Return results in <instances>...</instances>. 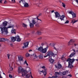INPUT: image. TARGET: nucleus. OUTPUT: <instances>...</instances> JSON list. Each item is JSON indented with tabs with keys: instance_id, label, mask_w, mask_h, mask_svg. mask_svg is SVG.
<instances>
[{
	"instance_id": "10",
	"label": "nucleus",
	"mask_w": 78,
	"mask_h": 78,
	"mask_svg": "<svg viewBox=\"0 0 78 78\" xmlns=\"http://www.w3.org/2000/svg\"><path fill=\"white\" fill-rule=\"evenodd\" d=\"M69 14H70L72 15L73 18H75L76 17V15L72 11H69L68 12Z\"/></svg>"
},
{
	"instance_id": "25",
	"label": "nucleus",
	"mask_w": 78,
	"mask_h": 78,
	"mask_svg": "<svg viewBox=\"0 0 78 78\" xmlns=\"http://www.w3.org/2000/svg\"><path fill=\"white\" fill-rule=\"evenodd\" d=\"M75 53H72L69 56V58H71V57H72V56H73V55H75Z\"/></svg>"
},
{
	"instance_id": "3",
	"label": "nucleus",
	"mask_w": 78,
	"mask_h": 78,
	"mask_svg": "<svg viewBox=\"0 0 78 78\" xmlns=\"http://www.w3.org/2000/svg\"><path fill=\"white\" fill-rule=\"evenodd\" d=\"M57 52L56 50H55V52L54 53L51 51L49 52L48 53V54L44 56V58H46V57H47L48 56L50 57H51L52 56H54V57L55 56L57 55Z\"/></svg>"
},
{
	"instance_id": "57",
	"label": "nucleus",
	"mask_w": 78,
	"mask_h": 78,
	"mask_svg": "<svg viewBox=\"0 0 78 78\" xmlns=\"http://www.w3.org/2000/svg\"><path fill=\"white\" fill-rule=\"evenodd\" d=\"M64 57H62V59H64Z\"/></svg>"
},
{
	"instance_id": "59",
	"label": "nucleus",
	"mask_w": 78,
	"mask_h": 78,
	"mask_svg": "<svg viewBox=\"0 0 78 78\" xmlns=\"http://www.w3.org/2000/svg\"><path fill=\"white\" fill-rule=\"evenodd\" d=\"M48 78H52V77H48Z\"/></svg>"
},
{
	"instance_id": "44",
	"label": "nucleus",
	"mask_w": 78,
	"mask_h": 78,
	"mask_svg": "<svg viewBox=\"0 0 78 78\" xmlns=\"http://www.w3.org/2000/svg\"><path fill=\"white\" fill-rule=\"evenodd\" d=\"M7 3V1H5V2H4V4H6V3Z\"/></svg>"
},
{
	"instance_id": "2",
	"label": "nucleus",
	"mask_w": 78,
	"mask_h": 78,
	"mask_svg": "<svg viewBox=\"0 0 78 78\" xmlns=\"http://www.w3.org/2000/svg\"><path fill=\"white\" fill-rule=\"evenodd\" d=\"M18 73H21L22 74V76H25L27 75V71H25V69L23 68L21 66H20L19 67L18 69Z\"/></svg>"
},
{
	"instance_id": "18",
	"label": "nucleus",
	"mask_w": 78,
	"mask_h": 78,
	"mask_svg": "<svg viewBox=\"0 0 78 78\" xmlns=\"http://www.w3.org/2000/svg\"><path fill=\"white\" fill-rule=\"evenodd\" d=\"M11 42H14V41H16V37H11Z\"/></svg>"
},
{
	"instance_id": "56",
	"label": "nucleus",
	"mask_w": 78,
	"mask_h": 78,
	"mask_svg": "<svg viewBox=\"0 0 78 78\" xmlns=\"http://www.w3.org/2000/svg\"><path fill=\"white\" fill-rule=\"evenodd\" d=\"M53 12H54V10H52V11H51V13H53Z\"/></svg>"
},
{
	"instance_id": "35",
	"label": "nucleus",
	"mask_w": 78,
	"mask_h": 78,
	"mask_svg": "<svg viewBox=\"0 0 78 78\" xmlns=\"http://www.w3.org/2000/svg\"><path fill=\"white\" fill-rule=\"evenodd\" d=\"M69 20H67L64 23H65V24H66V23H69Z\"/></svg>"
},
{
	"instance_id": "8",
	"label": "nucleus",
	"mask_w": 78,
	"mask_h": 78,
	"mask_svg": "<svg viewBox=\"0 0 78 78\" xmlns=\"http://www.w3.org/2000/svg\"><path fill=\"white\" fill-rule=\"evenodd\" d=\"M38 72L40 74H41V73H43L44 76H45L46 74H47V69H45L44 70H43L42 71H38Z\"/></svg>"
},
{
	"instance_id": "42",
	"label": "nucleus",
	"mask_w": 78,
	"mask_h": 78,
	"mask_svg": "<svg viewBox=\"0 0 78 78\" xmlns=\"http://www.w3.org/2000/svg\"><path fill=\"white\" fill-rule=\"evenodd\" d=\"M68 76H69V77H72V75L69 74L68 75Z\"/></svg>"
},
{
	"instance_id": "61",
	"label": "nucleus",
	"mask_w": 78,
	"mask_h": 78,
	"mask_svg": "<svg viewBox=\"0 0 78 78\" xmlns=\"http://www.w3.org/2000/svg\"><path fill=\"white\" fill-rule=\"evenodd\" d=\"M76 61H78V59H76Z\"/></svg>"
},
{
	"instance_id": "34",
	"label": "nucleus",
	"mask_w": 78,
	"mask_h": 78,
	"mask_svg": "<svg viewBox=\"0 0 78 78\" xmlns=\"http://www.w3.org/2000/svg\"><path fill=\"white\" fill-rule=\"evenodd\" d=\"M62 5L64 7V8H65L66 7V5H65V4L64 3L62 2Z\"/></svg>"
},
{
	"instance_id": "21",
	"label": "nucleus",
	"mask_w": 78,
	"mask_h": 78,
	"mask_svg": "<svg viewBox=\"0 0 78 78\" xmlns=\"http://www.w3.org/2000/svg\"><path fill=\"white\" fill-rule=\"evenodd\" d=\"M39 59H43V55L42 54H40L39 56Z\"/></svg>"
},
{
	"instance_id": "17",
	"label": "nucleus",
	"mask_w": 78,
	"mask_h": 78,
	"mask_svg": "<svg viewBox=\"0 0 78 78\" xmlns=\"http://www.w3.org/2000/svg\"><path fill=\"white\" fill-rule=\"evenodd\" d=\"M18 58L19 61H22L23 58L22 56L21 55H19L18 56Z\"/></svg>"
},
{
	"instance_id": "39",
	"label": "nucleus",
	"mask_w": 78,
	"mask_h": 78,
	"mask_svg": "<svg viewBox=\"0 0 78 78\" xmlns=\"http://www.w3.org/2000/svg\"><path fill=\"white\" fill-rule=\"evenodd\" d=\"M7 56L8 57V59H9V56H10V55H9V54H8L7 55Z\"/></svg>"
},
{
	"instance_id": "4",
	"label": "nucleus",
	"mask_w": 78,
	"mask_h": 78,
	"mask_svg": "<svg viewBox=\"0 0 78 78\" xmlns=\"http://www.w3.org/2000/svg\"><path fill=\"white\" fill-rule=\"evenodd\" d=\"M19 2L20 5L21 6H23H23H24V7H28L29 6L28 4L25 2L24 0H21L19 1Z\"/></svg>"
},
{
	"instance_id": "23",
	"label": "nucleus",
	"mask_w": 78,
	"mask_h": 78,
	"mask_svg": "<svg viewBox=\"0 0 78 78\" xmlns=\"http://www.w3.org/2000/svg\"><path fill=\"white\" fill-rule=\"evenodd\" d=\"M11 32L12 33H14L16 34V30L13 29L11 30Z\"/></svg>"
},
{
	"instance_id": "37",
	"label": "nucleus",
	"mask_w": 78,
	"mask_h": 78,
	"mask_svg": "<svg viewBox=\"0 0 78 78\" xmlns=\"http://www.w3.org/2000/svg\"><path fill=\"white\" fill-rule=\"evenodd\" d=\"M57 77H58V76H53L52 77V78H56Z\"/></svg>"
},
{
	"instance_id": "32",
	"label": "nucleus",
	"mask_w": 78,
	"mask_h": 78,
	"mask_svg": "<svg viewBox=\"0 0 78 78\" xmlns=\"http://www.w3.org/2000/svg\"><path fill=\"white\" fill-rule=\"evenodd\" d=\"M72 43H71V42H70V41H69L68 43V45H72Z\"/></svg>"
},
{
	"instance_id": "45",
	"label": "nucleus",
	"mask_w": 78,
	"mask_h": 78,
	"mask_svg": "<svg viewBox=\"0 0 78 78\" xmlns=\"http://www.w3.org/2000/svg\"><path fill=\"white\" fill-rule=\"evenodd\" d=\"M30 75H31V78H33V76H32V75H31V72H30Z\"/></svg>"
},
{
	"instance_id": "30",
	"label": "nucleus",
	"mask_w": 78,
	"mask_h": 78,
	"mask_svg": "<svg viewBox=\"0 0 78 78\" xmlns=\"http://www.w3.org/2000/svg\"><path fill=\"white\" fill-rule=\"evenodd\" d=\"M75 42V41H74V40L73 39H71L69 41V42H71V43H72V44H73V42Z\"/></svg>"
},
{
	"instance_id": "62",
	"label": "nucleus",
	"mask_w": 78,
	"mask_h": 78,
	"mask_svg": "<svg viewBox=\"0 0 78 78\" xmlns=\"http://www.w3.org/2000/svg\"><path fill=\"white\" fill-rule=\"evenodd\" d=\"M0 47H1V45L0 44Z\"/></svg>"
},
{
	"instance_id": "54",
	"label": "nucleus",
	"mask_w": 78,
	"mask_h": 78,
	"mask_svg": "<svg viewBox=\"0 0 78 78\" xmlns=\"http://www.w3.org/2000/svg\"><path fill=\"white\" fill-rule=\"evenodd\" d=\"M73 51L74 52H75V50H74V49H73Z\"/></svg>"
},
{
	"instance_id": "36",
	"label": "nucleus",
	"mask_w": 78,
	"mask_h": 78,
	"mask_svg": "<svg viewBox=\"0 0 78 78\" xmlns=\"http://www.w3.org/2000/svg\"><path fill=\"white\" fill-rule=\"evenodd\" d=\"M78 22L77 20H74V22H73V24H74V23H76V22Z\"/></svg>"
},
{
	"instance_id": "27",
	"label": "nucleus",
	"mask_w": 78,
	"mask_h": 78,
	"mask_svg": "<svg viewBox=\"0 0 78 78\" xmlns=\"http://www.w3.org/2000/svg\"><path fill=\"white\" fill-rule=\"evenodd\" d=\"M30 28H33L34 27V24L30 23Z\"/></svg>"
},
{
	"instance_id": "29",
	"label": "nucleus",
	"mask_w": 78,
	"mask_h": 78,
	"mask_svg": "<svg viewBox=\"0 0 78 78\" xmlns=\"http://www.w3.org/2000/svg\"><path fill=\"white\" fill-rule=\"evenodd\" d=\"M24 64H26L27 66H28V64L27 63V60H25L23 63Z\"/></svg>"
},
{
	"instance_id": "22",
	"label": "nucleus",
	"mask_w": 78,
	"mask_h": 78,
	"mask_svg": "<svg viewBox=\"0 0 78 78\" xmlns=\"http://www.w3.org/2000/svg\"><path fill=\"white\" fill-rule=\"evenodd\" d=\"M49 61L51 63H53V62H54V60L53 59H52V58H50L49 59Z\"/></svg>"
},
{
	"instance_id": "14",
	"label": "nucleus",
	"mask_w": 78,
	"mask_h": 78,
	"mask_svg": "<svg viewBox=\"0 0 78 78\" xmlns=\"http://www.w3.org/2000/svg\"><path fill=\"white\" fill-rule=\"evenodd\" d=\"M64 18H65V16L63 15L61 16H60V17L58 18V20L60 19L61 20V21H62V20H64Z\"/></svg>"
},
{
	"instance_id": "11",
	"label": "nucleus",
	"mask_w": 78,
	"mask_h": 78,
	"mask_svg": "<svg viewBox=\"0 0 78 78\" xmlns=\"http://www.w3.org/2000/svg\"><path fill=\"white\" fill-rule=\"evenodd\" d=\"M48 48V46H47L46 48L43 49L41 51V52L43 53H45L47 52V50Z\"/></svg>"
},
{
	"instance_id": "51",
	"label": "nucleus",
	"mask_w": 78,
	"mask_h": 78,
	"mask_svg": "<svg viewBox=\"0 0 78 78\" xmlns=\"http://www.w3.org/2000/svg\"><path fill=\"white\" fill-rule=\"evenodd\" d=\"M2 0H0V3H2Z\"/></svg>"
},
{
	"instance_id": "47",
	"label": "nucleus",
	"mask_w": 78,
	"mask_h": 78,
	"mask_svg": "<svg viewBox=\"0 0 78 78\" xmlns=\"http://www.w3.org/2000/svg\"><path fill=\"white\" fill-rule=\"evenodd\" d=\"M76 3H77V4H78V0H74Z\"/></svg>"
},
{
	"instance_id": "1",
	"label": "nucleus",
	"mask_w": 78,
	"mask_h": 78,
	"mask_svg": "<svg viewBox=\"0 0 78 78\" xmlns=\"http://www.w3.org/2000/svg\"><path fill=\"white\" fill-rule=\"evenodd\" d=\"M8 25V23L6 21L2 22V25L0 26V28L1 31L3 33L4 32L5 34H8V28H14V25H10L9 26L6 27Z\"/></svg>"
},
{
	"instance_id": "31",
	"label": "nucleus",
	"mask_w": 78,
	"mask_h": 78,
	"mask_svg": "<svg viewBox=\"0 0 78 78\" xmlns=\"http://www.w3.org/2000/svg\"><path fill=\"white\" fill-rule=\"evenodd\" d=\"M30 76V74H28L26 75V78H28Z\"/></svg>"
},
{
	"instance_id": "13",
	"label": "nucleus",
	"mask_w": 78,
	"mask_h": 78,
	"mask_svg": "<svg viewBox=\"0 0 78 78\" xmlns=\"http://www.w3.org/2000/svg\"><path fill=\"white\" fill-rule=\"evenodd\" d=\"M55 67L58 69H61L62 67V65L59 63L58 64L57 66H56V65H55Z\"/></svg>"
},
{
	"instance_id": "6",
	"label": "nucleus",
	"mask_w": 78,
	"mask_h": 78,
	"mask_svg": "<svg viewBox=\"0 0 78 78\" xmlns=\"http://www.w3.org/2000/svg\"><path fill=\"white\" fill-rule=\"evenodd\" d=\"M26 57H28L29 56H30L31 58L32 57L34 58V59H36V58H37V56L36 55V54H34L33 55H30L28 54V53H27L26 54Z\"/></svg>"
},
{
	"instance_id": "41",
	"label": "nucleus",
	"mask_w": 78,
	"mask_h": 78,
	"mask_svg": "<svg viewBox=\"0 0 78 78\" xmlns=\"http://www.w3.org/2000/svg\"><path fill=\"white\" fill-rule=\"evenodd\" d=\"M12 3H15L16 1H15V0H12Z\"/></svg>"
},
{
	"instance_id": "58",
	"label": "nucleus",
	"mask_w": 78,
	"mask_h": 78,
	"mask_svg": "<svg viewBox=\"0 0 78 78\" xmlns=\"http://www.w3.org/2000/svg\"><path fill=\"white\" fill-rule=\"evenodd\" d=\"M54 49H55V50H56V48L55 47H54Z\"/></svg>"
},
{
	"instance_id": "5",
	"label": "nucleus",
	"mask_w": 78,
	"mask_h": 78,
	"mask_svg": "<svg viewBox=\"0 0 78 78\" xmlns=\"http://www.w3.org/2000/svg\"><path fill=\"white\" fill-rule=\"evenodd\" d=\"M74 61H75V60L73 59H70V58L68 59L67 61L68 62V67H69V68H72V67H73L72 63L74 62Z\"/></svg>"
},
{
	"instance_id": "64",
	"label": "nucleus",
	"mask_w": 78,
	"mask_h": 78,
	"mask_svg": "<svg viewBox=\"0 0 78 78\" xmlns=\"http://www.w3.org/2000/svg\"><path fill=\"white\" fill-rule=\"evenodd\" d=\"M51 44H50V45H51Z\"/></svg>"
},
{
	"instance_id": "12",
	"label": "nucleus",
	"mask_w": 78,
	"mask_h": 78,
	"mask_svg": "<svg viewBox=\"0 0 78 78\" xmlns=\"http://www.w3.org/2000/svg\"><path fill=\"white\" fill-rule=\"evenodd\" d=\"M55 17L56 18H58V17H61V15L58 12H55Z\"/></svg>"
},
{
	"instance_id": "7",
	"label": "nucleus",
	"mask_w": 78,
	"mask_h": 78,
	"mask_svg": "<svg viewBox=\"0 0 78 78\" xmlns=\"http://www.w3.org/2000/svg\"><path fill=\"white\" fill-rule=\"evenodd\" d=\"M38 20H40L41 22H42V20L37 18H34V20H33L32 21V23L34 25L36 24Z\"/></svg>"
},
{
	"instance_id": "55",
	"label": "nucleus",
	"mask_w": 78,
	"mask_h": 78,
	"mask_svg": "<svg viewBox=\"0 0 78 78\" xmlns=\"http://www.w3.org/2000/svg\"><path fill=\"white\" fill-rule=\"evenodd\" d=\"M10 45H11V47H12V44H10Z\"/></svg>"
},
{
	"instance_id": "20",
	"label": "nucleus",
	"mask_w": 78,
	"mask_h": 78,
	"mask_svg": "<svg viewBox=\"0 0 78 78\" xmlns=\"http://www.w3.org/2000/svg\"><path fill=\"white\" fill-rule=\"evenodd\" d=\"M6 40L4 38H0V42H5Z\"/></svg>"
},
{
	"instance_id": "16",
	"label": "nucleus",
	"mask_w": 78,
	"mask_h": 78,
	"mask_svg": "<svg viewBox=\"0 0 78 78\" xmlns=\"http://www.w3.org/2000/svg\"><path fill=\"white\" fill-rule=\"evenodd\" d=\"M31 70V69H30V68L29 67H27L26 69V70H24V72H27V73H26V74H27V73H28V72H30Z\"/></svg>"
},
{
	"instance_id": "53",
	"label": "nucleus",
	"mask_w": 78,
	"mask_h": 78,
	"mask_svg": "<svg viewBox=\"0 0 78 78\" xmlns=\"http://www.w3.org/2000/svg\"><path fill=\"white\" fill-rule=\"evenodd\" d=\"M32 50H31V49L29 50V51L30 52V51H32Z\"/></svg>"
},
{
	"instance_id": "28",
	"label": "nucleus",
	"mask_w": 78,
	"mask_h": 78,
	"mask_svg": "<svg viewBox=\"0 0 78 78\" xmlns=\"http://www.w3.org/2000/svg\"><path fill=\"white\" fill-rule=\"evenodd\" d=\"M23 27H24L25 28H27V24H26L24 23H23Z\"/></svg>"
},
{
	"instance_id": "43",
	"label": "nucleus",
	"mask_w": 78,
	"mask_h": 78,
	"mask_svg": "<svg viewBox=\"0 0 78 78\" xmlns=\"http://www.w3.org/2000/svg\"><path fill=\"white\" fill-rule=\"evenodd\" d=\"M41 68H42V69H46V68H45V66H41Z\"/></svg>"
},
{
	"instance_id": "40",
	"label": "nucleus",
	"mask_w": 78,
	"mask_h": 78,
	"mask_svg": "<svg viewBox=\"0 0 78 78\" xmlns=\"http://www.w3.org/2000/svg\"><path fill=\"white\" fill-rule=\"evenodd\" d=\"M9 76L10 78H12V75H9Z\"/></svg>"
},
{
	"instance_id": "19",
	"label": "nucleus",
	"mask_w": 78,
	"mask_h": 78,
	"mask_svg": "<svg viewBox=\"0 0 78 78\" xmlns=\"http://www.w3.org/2000/svg\"><path fill=\"white\" fill-rule=\"evenodd\" d=\"M43 49V47H40L39 48H38L37 49L38 51H40V52H42V49Z\"/></svg>"
},
{
	"instance_id": "48",
	"label": "nucleus",
	"mask_w": 78,
	"mask_h": 78,
	"mask_svg": "<svg viewBox=\"0 0 78 78\" xmlns=\"http://www.w3.org/2000/svg\"><path fill=\"white\" fill-rule=\"evenodd\" d=\"M38 39H40V40L41 39H42V37H39Z\"/></svg>"
},
{
	"instance_id": "63",
	"label": "nucleus",
	"mask_w": 78,
	"mask_h": 78,
	"mask_svg": "<svg viewBox=\"0 0 78 78\" xmlns=\"http://www.w3.org/2000/svg\"><path fill=\"white\" fill-rule=\"evenodd\" d=\"M11 64H10V66H10V65Z\"/></svg>"
},
{
	"instance_id": "24",
	"label": "nucleus",
	"mask_w": 78,
	"mask_h": 78,
	"mask_svg": "<svg viewBox=\"0 0 78 78\" xmlns=\"http://www.w3.org/2000/svg\"><path fill=\"white\" fill-rule=\"evenodd\" d=\"M37 34L38 35H40V34H42V33L41 32L40 30H38L37 32Z\"/></svg>"
},
{
	"instance_id": "26",
	"label": "nucleus",
	"mask_w": 78,
	"mask_h": 78,
	"mask_svg": "<svg viewBox=\"0 0 78 78\" xmlns=\"http://www.w3.org/2000/svg\"><path fill=\"white\" fill-rule=\"evenodd\" d=\"M61 73H58V72H55V76H57L58 75H60Z\"/></svg>"
},
{
	"instance_id": "49",
	"label": "nucleus",
	"mask_w": 78,
	"mask_h": 78,
	"mask_svg": "<svg viewBox=\"0 0 78 78\" xmlns=\"http://www.w3.org/2000/svg\"><path fill=\"white\" fill-rule=\"evenodd\" d=\"M75 76L76 78H78V75H77V74Z\"/></svg>"
},
{
	"instance_id": "50",
	"label": "nucleus",
	"mask_w": 78,
	"mask_h": 78,
	"mask_svg": "<svg viewBox=\"0 0 78 78\" xmlns=\"http://www.w3.org/2000/svg\"><path fill=\"white\" fill-rule=\"evenodd\" d=\"M74 45L75 46H76V45H77V44L76 43H75L74 44Z\"/></svg>"
},
{
	"instance_id": "9",
	"label": "nucleus",
	"mask_w": 78,
	"mask_h": 78,
	"mask_svg": "<svg viewBox=\"0 0 78 78\" xmlns=\"http://www.w3.org/2000/svg\"><path fill=\"white\" fill-rule=\"evenodd\" d=\"M29 44V42L28 41L25 42L23 44L24 46L23 47V48H27V47H28Z\"/></svg>"
},
{
	"instance_id": "60",
	"label": "nucleus",
	"mask_w": 78,
	"mask_h": 78,
	"mask_svg": "<svg viewBox=\"0 0 78 78\" xmlns=\"http://www.w3.org/2000/svg\"><path fill=\"white\" fill-rule=\"evenodd\" d=\"M3 74H4V75H5V73H3Z\"/></svg>"
},
{
	"instance_id": "38",
	"label": "nucleus",
	"mask_w": 78,
	"mask_h": 78,
	"mask_svg": "<svg viewBox=\"0 0 78 78\" xmlns=\"http://www.w3.org/2000/svg\"><path fill=\"white\" fill-rule=\"evenodd\" d=\"M74 20H73L71 22V23H73V24H74L73 22H74V21H74Z\"/></svg>"
},
{
	"instance_id": "46",
	"label": "nucleus",
	"mask_w": 78,
	"mask_h": 78,
	"mask_svg": "<svg viewBox=\"0 0 78 78\" xmlns=\"http://www.w3.org/2000/svg\"><path fill=\"white\" fill-rule=\"evenodd\" d=\"M10 70H13V68H12L11 67L10 69Z\"/></svg>"
},
{
	"instance_id": "33",
	"label": "nucleus",
	"mask_w": 78,
	"mask_h": 78,
	"mask_svg": "<svg viewBox=\"0 0 78 78\" xmlns=\"http://www.w3.org/2000/svg\"><path fill=\"white\" fill-rule=\"evenodd\" d=\"M63 75H66V72H64L62 73Z\"/></svg>"
},
{
	"instance_id": "15",
	"label": "nucleus",
	"mask_w": 78,
	"mask_h": 78,
	"mask_svg": "<svg viewBox=\"0 0 78 78\" xmlns=\"http://www.w3.org/2000/svg\"><path fill=\"white\" fill-rule=\"evenodd\" d=\"M15 38L16 40L17 41L20 42V41H21V39L20 38V37H19V35H17V36H16Z\"/></svg>"
},
{
	"instance_id": "52",
	"label": "nucleus",
	"mask_w": 78,
	"mask_h": 78,
	"mask_svg": "<svg viewBox=\"0 0 78 78\" xmlns=\"http://www.w3.org/2000/svg\"><path fill=\"white\" fill-rule=\"evenodd\" d=\"M0 78H3L2 76H1V74H0Z\"/></svg>"
}]
</instances>
